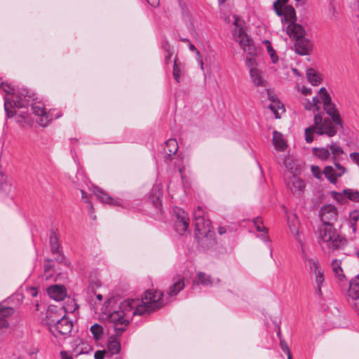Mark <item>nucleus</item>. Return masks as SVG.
Returning a JSON list of instances; mask_svg holds the SVG:
<instances>
[{
	"label": "nucleus",
	"mask_w": 359,
	"mask_h": 359,
	"mask_svg": "<svg viewBox=\"0 0 359 359\" xmlns=\"http://www.w3.org/2000/svg\"><path fill=\"white\" fill-rule=\"evenodd\" d=\"M287 33L291 38H293L296 40L304 36L305 30L301 25L293 22L288 24L287 27Z\"/></svg>",
	"instance_id": "nucleus-20"
},
{
	"label": "nucleus",
	"mask_w": 359,
	"mask_h": 359,
	"mask_svg": "<svg viewBox=\"0 0 359 359\" xmlns=\"http://www.w3.org/2000/svg\"><path fill=\"white\" fill-rule=\"evenodd\" d=\"M49 297L56 301L63 300L66 296V289L63 285H54L47 290Z\"/></svg>",
	"instance_id": "nucleus-18"
},
{
	"label": "nucleus",
	"mask_w": 359,
	"mask_h": 359,
	"mask_svg": "<svg viewBox=\"0 0 359 359\" xmlns=\"http://www.w3.org/2000/svg\"><path fill=\"white\" fill-rule=\"evenodd\" d=\"M262 239L265 243H267V242L269 241V237L266 235H262Z\"/></svg>",
	"instance_id": "nucleus-63"
},
{
	"label": "nucleus",
	"mask_w": 359,
	"mask_h": 359,
	"mask_svg": "<svg viewBox=\"0 0 359 359\" xmlns=\"http://www.w3.org/2000/svg\"><path fill=\"white\" fill-rule=\"evenodd\" d=\"M120 334H117L116 332L115 335H112L109 338L107 343V348L111 354H117L120 352L121 350V344L118 339V336Z\"/></svg>",
	"instance_id": "nucleus-25"
},
{
	"label": "nucleus",
	"mask_w": 359,
	"mask_h": 359,
	"mask_svg": "<svg viewBox=\"0 0 359 359\" xmlns=\"http://www.w3.org/2000/svg\"><path fill=\"white\" fill-rule=\"evenodd\" d=\"M301 92L303 95H307L311 93V89L305 86H303L301 89Z\"/></svg>",
	"instance_id": "nucleus-56"
},
{
	"label": "nucleus",
	"mask_w": 359,
	"mask_h": 359,
	"mask_svg": "<svg viewBox=\"0 0 359 359\" xmlns=\"http://www.w3.org/2000/svg\"><path fill=\"white\" fill-rule=\"evenodd\" d=\"M107 353V351H97L95 353L94 358L95 359H104L105 354Z\"/></svg>",
	"instance_id": "nucleus-50"
},
{
	"label": "nucleus",
	"mask_w": 359,
	"mask_h": 359,
	"mask_svg": "<svg viewBox=\"0 0 359 359\" xmlns=\"http://www.w3.org/2000/svg\"><path fill=\"white\" fill-rule=\"evenodd\" d=\"M312 43L311 41L304 36L296 39L294 43L295 51L297 54L305 55L309 54L311 50Z\"/></svg>",
	"instance_id": "nucleus-17"
},
{
	"label": "nucleus",
	"mask_w": 359,
	"mask_h": 359,
	"mask_svg": "<svg viewBox=\"0 0 359 359\" xmlns=\"http://www.w3.org/2000/svg\"><path fill=\"white\" fill-rule=\"evenodd\" d=\"M252 50L253 51V50L252 49ZM252 53H254L252 52ZM253 54H251L250 55L248 53V56L246 57V65L248 66V67L249 68V71L250 72V69H259L257 67V61L255 60V59H254L252 55Z\"/></svg>",
	"instance_id": "nucleus-40"
},
{
	"label": "nucleus",
	"mask_w": 359,
	"mask_h": 359,
	"mask_svg": "<svg viewBox=\"0 0 359 359\" xmlns=\"http://www.w3.org/2000/svg\"><path fill=\"white\" fill-rule=\"evenodd\" d=\"M155 204V205H157L160 203V200H159V197H156L155 201H153Z\"/></svg>",
	"instance_id": "nucleus-64"
},
{
	"label": "nucleus",
	"mask_w": 359,
	"mask_h": 359,
	"mask_svg": "<svg viewBox=\"0 0 359 359\" xmlns=\"http://www.w3.org/2000/svg\"><path fill=\"white\" fill-rule=\"evenodd\" d=\"M178 150V144L175 139H169L165 143L164 153L167 156L175 154Z\"/></svg>",
	"instance_id": "nucleus-27"
},
{
	"label": "nucleus",
	"mask_w": 359,
	"mask_h": 359,
	"mask_svg": "<svg viewBox=\"0 0 359 359\" xmlns=\"http://www.w3.org/2000/svg\"><path fill=\"white\" fill-rule=\"evenodd\" d=\"M295 1L296 6L299 5H304L306 0H294Z\"/></svg>",
	"instance_id": "nucleus-60"
},
{
	"label": "nucleus",
	"mask_w": 359,
	"mask_h": 359,
	"mask_svg": "<svg viewBox=\"0 0 359 359\" xmlns=\"http://www.w3.org/2000/svg\"><path fill=\"white\" fill-rule=\"evenodd\" d=\"M334 166L336 168V175L337 177H341L346 172V168L341 165L339 162L337 161V158L334 160Z\"/></svg>",
	"instance_id": "nucleus-44"
},
{
	"label": "nucleus",
	"mask_w": 359,
	"mask_h": 359,
	"mask_svg": "<svg viewBox=\"0 0 359 359\" xmlns=\"http://www.w3.org/2000/svg\"><path fill=\"white\" fill-rule=\"evenodd\" d=\"M175 222L174 228L175 231L180 235H183L189 227V217L184 210L180 208L173 209Z\"/></svg>",
	"instance_id": "nucleus-9"
},
{
	"label": "nucleus",
	"mask_w": 359,
	"mask_h": 359,
	"mask_svg": "<svg viewBox=\"0 0 359 359\" xmlns=\"http://www.w3.org/2000/svg\"><path fill=\"white\" fill-rule=\"evenodd\" d=\"M253 223L257 231L264 232L266 231V228L263 225V222L260 217H255L253 219Z\"/></svg>",
	"instance_id": "nucleus-43"
},
{
	"label": "nucleus",
	"mask_w": 359,
	"mask_h": 359,
	"mask_svg": "<svg viewBox=\"0 0 359 359\" xmlns=\"http://www.w3.org/2000/svg\"><path fill=\"white\" fill-rule=\"evenodd\" d=\"M250 76L252 82L255 86H264L266 81L261 69H250Z\"/></svg>",
	"instance_id": "nucleus-23"
},
{
	"label": "nucleus",
	"mask_w": 359,
	"mask_h": 359,
	"mask_svg": "<svg viewBox=\"0 0 359 359\" xmlns=\"http://www.w3.org/2000/svg\"><path fill=\"white\" fill-rule=\"evenodd\" d=\"M266 93L270 101L269 109L274 114L276 118H280L281 114L285 112L283 104L274 95H272L269 89H266Z\"/></svg>",
	"instance_id": "nucleus-13"
},
{
	"label": "nucleus",
	"mask_w": 359,
	"mask_h": 359,
	"mask_svg": "<svg viewBox=\"0 0 359 359\" xmlns=\"http://www.w3.org/2000/svg\"><path fill=\"white\" fill-rule=\"evenodd\" d=\"M93 194L102 203L114 205H118V202L111 197L108 194L105 193L99 187L93 188Z\"/></svg>",
	"instance_id": "nucleus-21"
},
{
	"label": "nucleus",
	"mask_w": 359,
	"mask_h": 359,
	"mask_svg": "<svg viewBox=\"0 0 359 359\" xmlns=\"http://www.w3.org/2000/svg\"><path fill=\"white\" fill-rule=\"evenodd\" d=\"M359 222V210H354L349 213L348 220V226L351 229L352 232L355 233L358 229V222Z\"/></svg>",
	"instance_id": "nucleus-28"
},
{
	"label": "nucleus",
	"mask_w": 359,
	"mask_h": 359,
	"mask_svg": "<svg viewBox=\"0 0 359 359\" xmlns=\"http://www.w3.org/2000/svg\"><path fill=\"white\" fill-rule=\"evenodd\" d=\"M218 233L220 234V235H222L224 233H226V229L223 226H219L218 228Z\"/></svg>",
	"instance_id": "nucleus-61"
},
{
	"label": "nucleus",
	"mask_w": 359,
	"mask_h": 359,
	"mask_svg": "<svg viewBox=\"0 0 359 359\" xmlns=\"http://www.w3.org/2000/svg\"><path fill=\"white\" fill-rule=\"evenodd\" d=\"M320 92L322 93V100L323 102V107L332 104V99L330 95L327 93L324 88L320 89Z\"/></svg>",
	"instance_id": "nucleus-42"
},
{
	"label": "nucleus",
	"mask_w": 359,
	"mask_h": 359,
	"mask_svg": "<svg viewBox=\"0 0 359 359\" xmlns=\"http://www.w3.org/2000/svg\"><path fill=\"white\" fill-rule=\"evenodd\" d=\"M62 359H73L71 356L68 355L65 351L61 352Z\"/></svg>",
	"instance_id": "nucleus-59"
},
{
	"label": "nucleus",
	"mask_w": 359,
	"mask_h": 359,
	"mask_svg": "<svg viewBox=\"0 0 359 359\" xmlns=\"http://www.w3.org/2000/svg\"><path fill=\"white\" fill-rule=\"evenodd\" d=\"M50 246L53 255L61 251V246L55 232H51L50 234Z\"/></svg>",
	"instance_id": "nucleus-30"
},
{
	"label": "nucleus",
	"mask_w": 359,
	"mask_h": 359,
	"mask_svg": "<svg viewBox=\"0 0 359 359\" xmlns=\"http://www.w3.org/2000/svg\"><path fill=\"white\" fill-rule=\"evenodd\" d=\"M329 11H330V13L331 14V18L333 20H336L337 19V16L335 15V13H336V8L333 6L331 5L330 7Z\"/></svg>",
	"instance_id": "nucleus-55"
},
{
	"label": "nucleus",
	"mask_w": 359,
	"mask_h": 359,
	"mask_svg": "<svg viewBox=\"0 0 359 359\" xmlns=\"http://www.w3.org/2000/svg\"><path fill=\"white\" fill-rule=\"evenodd\" d=\"M313 154L317 156L320 160H327L330 156V152L327 148L321 147V148H313Z\"/></svg>",
	"instance_id": "nucleus-34"
},
{
	"label": "nucleus",
	"mask_w": 359,
	"mask_h": 359,
	"mask_svg": "<svg viewBox=\"0 0 359 359\" xmlns=\"http://www.w3.org/2000/svg\"><path fill=\"white\" fill-rule=\"evenodd\" d=\"M184 287V278L177 276L173 279L172 285L169 287L166 292L168 297L176 296Z\"/></svg>",
	"instance_id": "nucleus-19"
},
{
	"label": "nucleus",
	"mask_w": 359,
	"mask_h": 359,
	"mask_svg": "<svg viewBox=\"0 0 359 359\" xmlns=\"http://www.w3.org/2000/svg\"><path fill=\"white\" fill-rule=\"evenodd\" d=\"M55 256V260L59 263H62L65 265L69 266L70 265V262L67 259L65 255L62 253V251H60L59 253H55L54 255Z\"/></svg>",
	"instance_id": "nucleus-45"
},
{
	"label": "nucleus",
	"mask_w": 359,
	"mask_h": 359,
	"mask_svg": "<svg viewBox=\"0 0 359 359\" xmlns=\"http://www.w3.org/2000/svg\"><path fill=\"white\" fill-rule=\"evenodd\" d=\"M323 174L326 178L332 184H335L337 182L339 177L336 175V171L331 165L325 166L323 170Z\"/></svg>",
	"instance_id": "nucleus-32"
},
{
	"label": "nucleus",
	"mask_w": 359,
	"mask_h": 359,
	"mask_svg": "<svg viewBox=\"0 0 359 359\" xmlns=\"http://www.w3.org/2000/svg\"><path fill=\"white\" fill-rule=\"evenodd\" d=\"M319 99L316 96L313 97L312 99V102H311L313 104V108L315 109L316 111H318L319 109L317 105L319 103Z\"/></svg>",
	"instance_id": "nucleus-53"
},
{
	"label": "nucleus",
	"mask_w": 359,
	"mask_h": 359,
	"mask_svg": "<svg viewBox=\"0 0 359 359\" xmlns=\"http://www.w3.org/2000/svg\"><path fill=\"white\" fill-rule=\"evenodd\" d=\"M9 104H11V102L6 97H4V109L6 113V116L8 118L13 117L14 116V114H15V111L9 109V108H8Z\"/></svg>",
	"instance_id": "nucleus-46"
},
{
	"label": "nucleus",
	"mask_w": 359,
	"mask_h": 359,
	"mask_svg": "<svg viewBox=\"0 0 359 359\" xmlns=\"http://www.w3.org/2000/svg\"><path fill=\"white\" fill-rule=\"evenodd\" d=\"M288 1L289 0H276L273 2V9L278 16L281 15L282 7L286 6Z\"/></svg>",
	"instance_id": "nucleus-38"
},
{
	"label": "nucleus",
	"mask_w": 359,
	"mask_h": 359,
	"mask_svg": "<svg viewBox=\"0 0 359 359\" xmlns=\"http://www.w3.org/2000/svg\"><path fill=\"white\" fill-rule=\"evenodd\" d=\"M179 69H178V67H177V65L176 63L174 64L173 65V76H174V79L175 80L180 83V74H179Z\"/></svg>",
	"instance_id": "nucleus-49"
},
{
	"label": "nucleus",
	"mask_w": 359,
	"mask_h": 359,
	"mask_svg": "<svg viewBox=\"0 0 359 359\" xmlns=\"http://www.w3.org/2000/svg\"><path fill=\"white\" fill-rule=\"evenodd\" d=\"M263 43L266 45V50L270 55L272 62L276 63L278 60V57L275 50L271 46V42L269 40H264Z\"/></svg>",
	"instance_id": "nucleus-37"
},
{
	"label": "nucleus",
	"mask_w": 359,
	"mask_h": 359,
	"mask_svg": "<svg viewBox=\"0 0 359 359\" xmlns=\"http://www.w3.org/2000/svg\"><path fill=\"white\" fill-rule=\"evenodd\" d=\"M12 189V185L7 180H4V182H1L0 194L2 195V196H6L9 195L11 193Z\"/></svg>",
	"instance_id": "nucleus-36"
},
{
	"label": "nucleus",
	"mask_w": 359,
	"mask_h": 359,
	"mask_svg": "<svg viewBox=\"0 0 359 359\" xmlns=\"http://www.w3.org/2000/svg\"><path fill=\"white\" fill-rule=\"evenodd\" d=\"M346 196L351 201L357 202L359 200V192L357 191H352L351 189H345L344 191Z\"/></svg>",
	"instance_id": "nucleus-41"
},
{
	"label": "nucleus",
	"mask_w": 359,
	"mask_h": 359,
	"mask_svg": "<svg viewBox=\"0 0 359 359\" xmlns=\"http://www.w3.org/2000/svg\"><path fill=\"white\" fill-rule=\"evenodd\" d=\"M60 311H62V309L57 306H51L48 308L44 321L49 330L64 315Z\"/></svg>",
	"instance_id": "nucleus-14"
},
{
	"label": "nucleus",
	"mask_w": 359,
	"mask_h": 359,
	"mask_svg": "<svg viewBox=\"0 0 359 359\" xmlns=\"http://www.w3.org/2000/svg\"><path fill=\"white\" fill-rule=\"evenodd\" d=\"M280 346L283 351L285 352L286 353H289L290 352L287 343L284 339L281 338H280Z\"/></svg>",
	"instance_id": "nucleus-48"
},
{
	"label": "nucleus",
	"mask_w": 359,
	"mask_h": 359,
	"mask_svg": "<svg viewBox=\"0 0 359 359\" xmlns=\"http://www.w3.org/2000/svg\"><path fill=\"white\" fill-rule=\"evenodd\" d=\"M72 327V321L64 314L49 331L56 338L65 337L71 332Z\"/></svg>",
	"instance_id": "nucleus-7"
},
{
	"label": "nucleus",
	"mask_w": 359,
	"mask_h": 359,
	"mask_svg": "<svg viewBox=\"0 0 359 359\" xmlns=\"http://www.w3.org/2000/svg\"><path fill=\"white\" fill-rule=\"evenodd\" d=\"M1 88L7 94L12 95V102L15 107L23 108L33 101L34 95L32 94L27 88H21L15 90L10 85L1 83Z\"/></svg>",
	"instance_id": "nucleus-4"
},
{
	"label": "nucleus",
	"mask_w": 359,
	"mask_h": 359,
	"mask_svg": "<svg viewBox=\"0 0 359 359\" xmlns=\"http://www.w3.org/2000/svg\"><path fill=\"white\" fill-rule=\"evenodd\" d=\"M288 225L290 230L292 234H294L297 239L299 241V221L298 219L294 216L292 219L288 218Z\"/></svg>",
	"instance_id": "nucleus-35"
},
{
	"label": "nucleus",
	"mask_w": 359,
	"mask_h": 359,
	"mask_svg": "<svg viewBox=\"0 0 359 359\" xmlns=\"http://www.w3.org/2000/svg\"><path fill=\"white\" fill-rule=\"evenodd\" d=\"M147 1L154 8H157L160 4V0H147Z\"/></svg>",
	"instance_id": "nucleus-52"
},
{
	"label": "nucleus",
	"mask_w": 359,
	"mask_h": 359,
	"mask_svg": "<svg viewBox=\"0 0 359 359\" xmlns=\"http://www.w3.org/2000/svg\"><path fill=\"white\" fill-rule=\"evenodd\" d=\"M163 296L161 291L148 290L142 299H128L122 302L118 310L109 314L108 320L114 325L115 332L121 334L134 316H141L161 307Z\"/></svg>",
	"instance_id": "nucleus-1"
},
{
	"label": "nucleus",
	"mask_w": 359,
	"mask_h": 359,
	"mask_svg": "<svg viewBox=\"0 0 359 359\" xmlns=\"http://www.w3.org/2000/svg\"><path fill=\"white\" fill-rule=\"evenodd\" d=\"M304 260L309 269L311 278L314 280L316 292L319 295H321V287L325 282L324 270L316 258L304 257Z\"/></svg>",
	"instance_id": "nucleus-5"
},
{
	"label": "nucleus",
	"mask_w": 359,
	"mask_h": 359,
	"mask_svg": "<svg viewBox=\"0 0 359 359\" xmlns=\"http://www.w3.org/2000/svg\"><path fill=\"white\" fill-rule=\"evenodd\" d=\"M188 46H189V50L192 52H195L196 55H199V54H201L200 52L196 48V46L191 42L189 41L188 43Z\"/></svg>",
	"instance_id": "nucleus-54"
},
{
	"label": "nucleus",
	"mask_w": 359,
	"mask_h": 359,
	"mask_svg": "<svg viewBox=\"0 0 359 359\" xmlns=\"http://www.w3.org/2000/svg\"><path fill=\"white\" fill-rule=\"evenodd\" d=\"M195 236L204 248H211L215 245V232L212 229L210 219L200 206L194 212Z\"/></svg>",
	"instance_id": "nucleus-3"
},
{
	"label": "nucleus",
	"mask_w": 359,
	"mask_h": 359,
	"mask_svg": "<svg viewBox=\"0 0 359 359\" xmlns=\"http://www.w3.org/2000/svg\"><path fill=\"white\" fill-rule=\"evenodd\" d=\"M306 77L312 86H318L320 83V77L318 75L316 70L312 68L306 71Z\"/></svg>",
	"instance_id": "nucleus-31"
},
{
	"label": "nucleus",
	"mask_w": 359,
	"mask_h": 359,
	"mask_svg": "<svg viewBox=\"0 0 359 359\" xmlns=\"http://www.w3.org/2000/svg\"><path fill=\"white\" fill-rule=\"evenodd\" d=\"M234 22L233 25L235 28L233 29V36L236 41H237L241 46V48L245 52H248L250 55L252 54V48L250 45V39L244 29L239 27L238 25V18L236 15H233Z\"/></svg>",
	"instance_id": "nucleus-8"
},
{
	"label": "nucleus",
	"mask_w": 359,
	"mask_h": 359,
	"mask_svg": "<svg viewBox=\"0 0 359 359\" xmlns=\"http://www.w3.org/2000/svg\"><path fill=\"white\" fill-rule=\"evenodd\" d=\"M346 244V238L340 235L337 231L333 236H331L330 240L326 241L320 247L323 251L330 252L342 249Z\"/></svg>",
	"instance_id": "nucleus-10"
},
{
	"label": "nucleus",
	"mask_w": 359,
	"mask_h": 359,
	"mask_svg": "<svg viewBox=\"0 0 359 359\" xmlns=\"http://www.w3.org/2000/svg\"><path fill=\"white\" fill-rule=\"evenodd\" d=\"M324 107L326 113L331 117L323 118L320 114H316L313 117V125L305 129V140L307 143H311L314 140V134L319 135H326L333 137L337 134L334 124L342 128L343 122L340 114L336 109L335 104L332 103Z\"/></svg>",
	"instance_id": "nucleus-2"
},
{
	"label": "nucleus",
	"mask_w": 359,
	"mask_h": 359,
	"mask_svg": "<svg viewBox=\"0 0 359 359\" xmlns=\"http://www.w3.org/2000/svg\"><path fill=\"white\" fill-rule=\"evenodd\" d=\"M52 260L51 259H46L44 264V271L45 273H48L52 269Z\"/></svg>",
	"instance_id": "nucleus-51"
},
{
	"label": "nucleus",
	"mask_w": 359,
	"mask_h": 359,
	"mask_svg": "<svg viewBox=\"0 0 359 359\" xmlns=\"http://www.w3.org/2000/svg\"><path fill=\"white\" fill-rule=\"evenodd\" d=\"M212 280L210 276L206 274L204 272H198L196 274V278L194 280L193 288L194 289L196 285L201 284L204 286H210L212 285Z\"/></svg>",
	"instance_id": "nucleus-24"
},
{
	"label": "nucleus",
	"mask_w": 359,
	"mask_h": 359,
	"mask_svg": "<svg viewBox=\"0 0 359 359\" xmlns=\"http://www.w3.org/2000/svg\"><path fill=\"white\" fill-rule=\"evenodd\" d=\"M337 231L332 224H322L318 228V243L323 245L326 241L330 240L331 236Z\"/></svg>",
	"instance_id": "nucleus-16"
},
{
	"label": "nucleus",
	"mask_w": 359,
	"mask_h": 359,
	"mask_svg": "<svg viewBox=\"0 0 359 359\" xmlns=\"http://www.w3.org/2000/svg\"><path fill=\"white\" fill-rule=\"evenodd\" d=\"M90 330L95 340L98 341L102 338L104 329L100 324L95 323L90 327Z\"/></svg>",
	"instance_id": "nucleus-33"
},
{
	"label": "nucleus",
	"mask_w": 359,
	"mask_h": 359,
	"mask_svg": "<svg viewBox=\"0 0 359 359\" xmlns=\"http://www.w3.org/2000/svg\"><path fill=\"white\" fill-rule=\"evenodd\" d=\"M273 144L277 150L284 151L285 149L286 145L282 134L276 130L273 133Z\"/></svg>",
	"instance_id": "nucleus-29"
},
{
	"label": "nucleus",
	"mask_w": 359,
	"mask_h": 359,
	"mask_svg": "<svg viewBox=\"0 0 359 359\" xmlns=\"http://www.w3.org/2000/svg\"><path fill=\"white\" fill-rule=\"evenodd\" d=\"M305 109L307 110H312L313 113H315L316 111L315 109L313 108V104L309 101H308L306 104H305Z\"/></svg>",
	"instance_id": "nucleus-57"
},
{
	"label": "nucleus",
	"mask_w": 359,
	"mask_h": 359,
	"mask_svg": "<svg viewBox=\"0 0 359 359\" xmlns=\"http://www.w3.org/2000/svg\"><path fill=\"white\" fill-rule=\"evenodd\" d=\"M287 187L295 195H300L305 188L304 182L295 175H292L286 180Z\"/></svg>",
	"instance_id": "nucleus-12"
},
{
	"label": "nucleus",
	"mask_w": 359,
	"mask_h": 359,
	"mask_svg": "<svg viewBox=\"0 0 359 359\" xmlns=\"http://www.w3.org/2000/svg\"><path fill=\"white\" fill-rule=\"evenodd\" d=\"M331 268L339 281L342 282L346 280V276L341 267V261L340 259H334L331 263Z\"/></svg>",
	"instance_id": "nucleus-26"
},
{
	"label": "nucleus",
	"mask_w": 359,
	"mask_h": 359,
	"mask_svg": "<svg viewBox=\"0 0 359 359\" xmlns=\"http://www.w3.org/2000/svg\"><path fill=\"white\" fill-rule=\"evenodd\" d=\"M348 297L355 302L352 303L355 310L359 311V276L350 280L349 289L348 290Z\"/></svg>",
	"instance_id": "nucleus-15"
},
{
	"label": "nucleus",
	"mask_w": 359,
	"mask_h": 359,
	"mask_svg": "<svg viewBox=\"0 0 359 359\" xmlns=\"http://www.w3.org/2000/svg\"><path fill=\"white\" fill-rule=\"evenodd\" d=\"M81 194H82V198L84 200L86 203H88L86 194L83 190H81Z\"/></svg>",
	"instance_id": "nucleus-62"
},
{
	"label": "nucleus",
	"mask_w": 359,
	"mask_h": 359,
	"mask_svg": "<svg viewBox=\"0 0 359 359\" xmlns=\"http://www.w3.org/2000/svg\"><path fill=\"white\" fill-rule=\"evenodd\" d=\"M319 217L322 224H333L338 218L337 208L332 204H325L323 205L319 210Z\"/></svg>",
	"instance_id": "nucleus-11"
},
{
	"label": "nucleus",
	"mask_w": 359,
	"mask_h": 359,
	"mask_svg": "<svg viewBox=\"0 0 359 359\" xmlns=\"http://www.w3.org/2000/svg\"><path fill=\"white\" fill-rule=\"evenodd\" d=\"M330 148L333 156V160H335L337 156L341 155L344 153L342 148L337 143H332L330 145Z\"/></svg>",
	"instance_id": "nucleus-39"
},
{
	"label": "nucleus",
	"mask_w": 359,
	"mask_h": 359,
	"mask_svg": "<svg viewBox=\"0 0 359 359\" xmlns=\"http://www.w3.org/2000/svg\"><path fill=\"white\" fill-rule=\"evenodd\" d=\"M311 172L315 177H316L318 179L321 178L322 173H321V170L318 166L312 165L311 166Z\"/></svg>",
	"instance_id": "nucleus-47"
},
{
	"label": "nucleus",
	"mask_w": 359,
	"mask_h": 359,
	"mask_svg": "<svg viewBox=\"0 0 359 359\" xmlns=\"http://www.w3.org/2000/svg\"><path fill=\"white\" fill-rule=\"evenodd\" d=\"M283 18H282V22L285 21L286 22L293 23L296 21V12L294 8L290 5H286L284 6L283 9L282 8L281 15Z\"/></svg>",
	"instance_id": "nucleus-22"
},
{
	"label": "nucleus",
	"mask_w": 359,
	"mask_h": 359,
	"mask_svg": "<svg viewBox=\"0 0 359 359\" xmlns=\"http://www.w3.org/2000/svg\"><path fill=\"white\" fill-rule=\"evenodd\" d=\"M197 57H198L197 60L199 63V65L201 66V69H203V62L202 57H201V54H199V55H197Z\"/></svg>",
	"instance_id": "nucleus-58"
},
{
	"label": "nucleus",
	"mask_w": 359,
	"mask_h": 359,
	"mask_svg": "<svg viewBox=\"0 0 359 359\" xmlns=\"http://www.w3.org/2000/svg\"><path fill=\"white\" fill-rule=\"evenodd\" d=\"M32 110L36 116H39L36 121L42 127L47 126L52 120L58 118L62 116L61 113H57L53 116L52 112H47L43 104L39 102L32 103Z\"/></svg>",
	"instance_id": "nucleus-6"
}]
</instances>
